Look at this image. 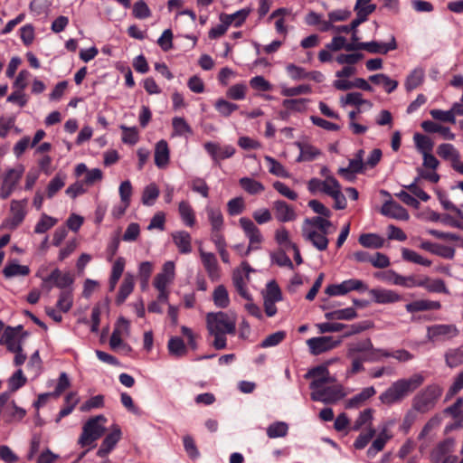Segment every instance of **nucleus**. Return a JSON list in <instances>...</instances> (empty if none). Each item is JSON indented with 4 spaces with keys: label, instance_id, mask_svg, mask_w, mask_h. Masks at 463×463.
I'll return each instance as SVG.
<instances>
[{
    "label": "nucleus",
    "instance_id": "nucleus-1",
    "mask_svg": "<svg viewBox=\"0 0 463 463\" xmlns=\"http://www.w3.org/2000/svg\"><path fill=\"white\" fill-rule=\"evenodd\" d=\"M346 357L351 360L347 374L354 375L364 370V364L366 362L374 363L383 358L392 357L400 363H406L413 359V354L405 349L389 352L386 349L376 348L370 338H364L347 344Z\"/></svg>",
    "mask_w": 463,
    "mask_h": 463
},
{
    "label": "nucleus",
    "instance_id": "nucleus-2",
    "mask_svg": "<svg viewBox=\"0 0 463 463\" xmlns=\"http://www.w3.org/2000/svg\"><path fill=\"white\" fill-rule=\"evenodd\" d=\"M205 319L208 333L214 338L213 347L217 350L226 348V335H234L236 332L237 317L235 314L222 311L209 312Z\"/></svg>",
    "mask_w": 463,
    "mask_h": 463
},
{
    "label": "nucleus",
    "instance_id": "nucleus-3",
    "mask_svg": "<svg viewBox=\"0 0 463 463\" xmlns=\"http://www.w3.org/2000/svg\"><path fill=\"white\" fill-rule=\"evenodd\" d=\"M425 382L421 373H416L410 377L399 378L379 395L380 402L387 406L402 402L407 397L419 389Z\"/></svg>",
    "mask_w": 463,
    "mask_h": 463
},
{
    "label": "nucleus",
    "instance_id": "nucleus-4",
    "mask_svg": "<svg viewBox=\"0 0 463 463\" xmlns=\"http://www.w3.org/2000/svg\"><path fill=\"white\" fill-rule=\"evenodd\" d=\"M106 422L107 418L101 414L89 419L82 427L78 444L82 448L93 449L96 446V441L105 432Z\"/></svg>",
    "mask_w": 463,
    "mask_h": 463
},
{
    "label": "nucleus",
    "instance_id": "nucleus-5",
    "mask_svg": "<svg viewBox=\"0 0 463 463\" xmlns=\"http://www.w3.org/2000/svg\"><path fill=\"white\" fill-rule=\"evenodd\" d=\"M442 393V388L438 384H430L414 396L413 409L419 412L430 411Z\"/></svg>",
    "mask_w": 463,
    "mask_h": 463
},
{
    "label": "nucleus",
    "instance_id": "nucleus-6",
    "mask_svg": "<svg viewBox=\"0 0 463 463\" xmlns=\"http://www.w3.org/2000/svg\"><path fill=\"white\" fill-rule=\"evenodd\" d=\"M42 279V288H46L50 291L52 287H57L62 290H71V286L74 282L73 277L70 272H61L59 269H54L50 275L43 276L42 270L40 269L37 274Z\"/></svg>",
    "mask_w": 463,
    "mask_h": 463
},
{
    "label": "nucleus",
    "instance_id": "nucleus-7",
    "mask_svg": "<svg viewBox=\"0 0 463 463\" xmlns=\"http://www.w3.org/2000/svg\"><path fill=\"white\" fill-rule=\"evenodd\" d=\"M459 335L454 324H436L427 327V338L430 342L449 341Z\"/></svg>",
    "mask_w": 463,
    "mask_h": 463
},
{
    "label": "nucleus",
    "instance_id": "nucleus-8",
    "mask_svg": "<svg viewBox=\"0 0 463 463\" xmlns=\"http://www.w3.org/2000/svg\"><path fill=\"white\" fill-rule=\"evenodd\" d=\"M239 223L246 238L249 240L246 253H250L253 250H260L263 241V237L260 229L250 218L247 217H241L239 220Z\"/></svg>",
    "mask_w": 463,
    "mask_h": 463
},
{
    "label": "nucleus",
    "instance_id": "nucleus-9",
    "mask_svg": "<svg viewBox=\"0 0 463 463\" xmlns=\"http://www.w3.org/2000/svg\"><path fill=\"white\" fill-rule=\"evenodd\" d=\"M345 393L340 384L324 385L315 392H311L310 397L313 401L321 402L326 404L335 403L344 398Z\"/></svg>",
    "mask_w": 463,
    "mask_h": 463
},
{
    "label": "nucleus",
    "instance_id": "nucleus-10",
    "mask_svg": "<svg viewBox=\"0 0 463 463\" xmlns=\"http://www.w3.org/2000/svg\"><path fill=\"white\" fill-rule=\"evenodd\" d=\"M341 343V339H335L331 335L317 336L307 340L309 353L313 355H319L328 352L340 345Z\"/></svg>",
    "mask_w": 463,
    "mask_h": 463
},
{
    "label": "nucleus",
    "instance_id": "nucleus-11",
    "mask_svg": "<svg viewBox=\"0 0 463 463\" xmlns=\"http://www.w3.org/2000/svg\"><path fill=\"white\" fill-rule=\"evenodd\" d=\"M354 290L364 292L368 290V287L363 280L351 279L344 280L340 284L327 286L326 293L329 296H342Z\"/></svg>",
    "mask_w": 463,
    "mask_h": 463
},
{
    "label": "nucleus",
    "instance_id": "nucleus-12",
    "mask_svg": "<svg viewBox=\"0 0 463 463\" xmlns=\"http://www.w3.org/2000/svg\"><path fill=\"white\" fill-rule=\"evenodd\" d=\"M305 378L312 379L309 388L312 392L328 383H334L335 378L330 375L326 365H318L308 370L305 374Z\"/></svg>",
    "mask_w": 463,
    "mask_h": 463
},
{
    "label": "nucleus",
    "instance_id": "nucleus-13",
    "mask_svg": "<svg viewBox=\"0 0 463 463\" xmlns=\"http://www.w3.org/2000/svg\"><path fill=\"white\" fill-rule=\"evenodd\" d=\"M372 0H356L354 11L356 12V18L354 19L350 27L342 26L340 29H356L363 22H364L368 15L373 13L376 5L371 3Z\"/></svg>",
    "mask_w": 463,
    "mask_h": 463
},
{
    "label": "nucleus",
    "instance_id": "nucleus-14",
    "mask_svg": "<svg viewBox=\"0 0 463 463\" xmlns=\"http://www.w3.org/2000/svg\"><path fill=\"white\" fill-rule=\"evenodd\" d=\"M203 147L215 163L230 158L235 154V148L232 145L221 146L215 142H206Z\"/></svg>",
    "mask_w": 463,
    "mask_h": 463
},
{
    "label": "nucleus",
    "instance_id": "nucleus-15",
    "mask_svg": "<svg viewBox=\"0 0 463 463\" xmlns=\"http://www.w3.org/2000/svg\"><path fill=\"white\" fill-rule=\"evenodd\" d=\"M27 200H14L11 203L10 216L6 220V227L14 229L22 223L26 215Z\"/></svg>",
    "mask_w": 463,
    "mask_h": 463
},
{
    "label": "nucleus",
    "instance_id": "nucleus-16",
    "mask_svg": "<svg viewBox=\"0 0 463 463\" xmlns=\"http://www.w3.org/2000/svg\"><path fill=\"white\" fill-rule=\"evenodd\" d=\"M396 42L394 36H392L389 42H378L372 41L367 43H360L356 39V51L357 50H366L371 53H382L385 54L389 51H392L396 49Z\"/></svg>",
    "mask_w": 463,
    "mask_h": 463
},
{
    "label": "nucleus",
    "instance_id": "nucleus-17",
    "mask_svg": "<svg viewBox=\"0 0 463 463\" xmlns=\"http://www.w3.org/2000/svg\"><path fill=\"white\" fill-rule=\"evenodd\" d=\"M175 278V265L172 260L164 263L161 272L154 279L153 285L155 288H167L171 285Z\"/></svg>",
    "mask_w": 463,
    "mask_h": 463
},
{
    "label": "nucleus",
    "instance_id": "nucleus-18",
    "mask_svg": "<svg viewBox=\"0 0 463 463\" xmlns=\"http://www.w3.org/2000/svg\"><path fill=\"white\" fill-rule=\"evenodd\" d=\"M330 232H320L310 229H302V235L304 239L309 241L317 250L323 251L328 247L327 235Z\"/></svg>",
    "mask_w": 463,
    "mask_h": 463
},
{
    "label": "nucleus",
    "instance_id": "nucleus-19",
    "mask_svg": "<svg viewBox=\"0 0 463 463\" xmlns=\"http://www.w3.org/2000/svg\"><path fill=\"white\" fill-rule=\"evenodd\" d=\"M454 449L455 440L451 438L446 439L437 444V446L431 450L430 454V461L433 463H439L441 459L453 455Z\"/></svg>",
    "mask_w": 463,
    "mask_h": 463
},
{
    "label": "nucleus",
    "instance_id": "nucleus-20",
    "mask_svg": "<svg viewBox=\"0 0 463 463\" xmlns=\"http://www.w3.org/2000/svg\"><path fill=\"white\" fill-rule=\"evenodd\" d=\"M121 430L118 425H113L111 432L103 439L97 455L100 458L106 457L117 445L121 439Z\"/></svg>",
    "mask_w": 463,
    "mask_h": 463
},
{
    "label": "nucleus",
    "instance_id": "nucleus-21",
    "mask_svg": "<svg viewBox=\"0 0 463 463\" xmlns=\"http://www.w3.org/2000/svg\"><path fill=\"white\" fill-rule=\"evenodd\" d=\"M373 302L377 304H392L399 302L402 299V297L392 289L386 288H373L368 290Z\"/></svg>",
    "mask_w": 463,
    "mask_h": 463
},
{
    "label": "nucleus",
    "instance_id": "nucleus-22",
    "mask_svg": "<svg viewBox=\"0 0 463 463\" xmlns=\"http://www.w3.org/2000/svg\"><path fill=\"white\" fill-rule=\"evenodd\" d=\"M20 327L21 326H18L17 328L7 327L0 338V345H5L10 352L21 350L22 337L18 332Z\"/></svg>",
    "mask_w": 463,
    "mask_h": 463
},
{
    "label": "nucleus",
    "instance_id": "nucleus-23",
    "mask_svg": "<svg viewBox=\"0 0 463 463\" xmlns=\"http://www.w3.org/2000/svg\"><path fill=\"white\" fill-rule=\"evenodd\" d=\"M420 248L446 260H452L455 257L454 248L439 243H433L430 241H421Z\"/></svg>",
    "mask_w": 463,
    "mask_h": 463
},
{
    "label": "nucleus",
    "instance_id": "nucleus-24",
    "mask_svg": "<svg viewBox=\"0 0 463 463\" xmlns=\"http://www.w3.org/2000/svg\"><path fill=\"white\" fill-rule=\"evenodd\" d=\"M382 214L401 221H408L410 218L407 210L393 201L385 202L381 209Z\"/></svg>",
    "mask_w": 463,
    "mask_h": 463
},
{
    "label": "nucleus",
    "instance_id": "nucleus-25",
    "mask_svg": "<svg viewBox=\"0 0 463 463\" xmlns=\"http://www.w3.org/2000/svg\"><path fill=\"white\" fill-rule=\"evenodd\" d=\"M392 438V435L389 432L388 428L384 426L379 434L376 436L374 440L366 451V455L370 458H375V456L382 451L386 443Z\"/></svg>",
    "mask_w": 463,
    "mask_h": 463
},
{
    "label": "nucleus",
    "instance_id": "nucleus-26",
    "mask_svg": "<svg viewBox=\"0 0 463 463\" xmlns=\"http://www.w3.org/2000/svg\"><path fill=\"white\" fill-rule=\"evenodd\" d=\"M275 216L279 222H288L297 218V213L293 207L284 201H276L273 203Z\"/></svg>",
    "mask_w": 463,
    "mask_h": 463
},
{
    "label": "nucleus",
    "instance_id": "nucleus-27",
    "mask_svg": "<svg viewBox=\"0 0 463 463\" xmlns=\"http://www.w3.org/2000/svg\"><path fill=\"white\" fill-rule=\"evenodd\" d=\"M155 165L158 168H165L170 160V150L165 140H159L155 146Z\"/></svg>",
    "mask_w": 463,
    "mask_h": 463
},
{
    "label": "nucleus",
    "instance_id": "nucleus-28",
    "mask_svg": "<svg viewBox=\"0 0 463 463\" xmlns=\"http://www.w3.org/2000/svg\"><path fill=\"white\" fill-rule=\"evenodd\" d=\"M172 240L178 251L182 254L192 252V237L186 231H176L172 233Z\"/></svg>",
    "mask_w": 463,
    "mask_h": 463
},
{
    "label": "nucleus",
    "instance_id": "nucleus-29",
    "mask_svg": "<svg viewBox=\"0 0 463 463\" xmlns=\"http://www.w3.org/2000/svg\"><path fill=\"white\" fill-rule=\"evenodd\" d=\"M135 288V276L130 273L127 272L124 276V279L122 280V283L119 287L117 298H116V303L118 305H121L125 302V300L128 298V296L133 292Z\"/></svg>",
    "mask_w": 463,
    "mask_h": 463
},
{
    "label": "nucleus",
    "instance_id": "nucleus-30",
    "mask_svg": "<svg viewBox=\"0 0 463 463\" xmlns=\"http://www.w3.org/2000/svg\"><path fill=\"white\" fill-rule=\"evenodd\" d=\"M202 262L212 280H217L220 277L218 261L215 255L212 252L201 251Z\"/></svg>",
    "mask_w": 463,
    "mask_h": 463
},
{
    "label": "nucleus",
    "instance_id": "nucleus-31",
    "mask_svg": "<svg viewBox=\"0 0 463 463\" xmlns=\"http://www.w3.org/2000/svg\"><path fill=\"white\" fill-rule=\"evenodd\" d=\"M332 226L333 224L328 218L320 215L305 219L302 229H310L326 232H330V228Z\"/></svg>",
    "mask_w": 463,
    "mask_h": 463
},
{
    "label": "nucleus",
    "instance_id": "nucleus-32",
    "mask_svg": "<svg viewBox=\"0 0 463 463\" xmlns=\"http://www.w3.org/2000/svg\"><path fill=\"white\" fill-rule=\"evenodd\" d=\"M440 307V302L427 299L415 300L405 306L406 311L409 313H415L427 310H438Z\"/></svg>",
    "mask_w": 463,
    "mask_h": 463
},
{
    "label": "nucleus",
    "instance_id": "nucleus-33",
    "mask_svg": "<svg viewBox=\"0 0 463 463\" xmlns=\"http://www.w3.org/2000/svg\"><path fill=\"white\" fill-rule=\"evenodd\" d=\"M249 13V10L241 9L231 14H222L220 19L225 26L240 27L248 17Z\"/></svg>",
    "mask_w": 463,
    "mask_h": 463
},
{
    "label": "nucleus",
    "instance_id": "nucleus-34",
    "mask_svg": "<svg viewBox=\"0 0 463 463\" xmlns=\"http://www.w3.org/2000/svg\"><path fill=\"white\" fill-rule=\"evenodd\" d=\"M295 146L300 151L297 162L312 161L321 155V151L318 148L308 143L296 142Z\"/></svg>",
    "mask_w": 463,
    "mask_h": 463
},
{
    "label": "nucleus",
    "instance_id": "nucleus-35",
    "mask_svg": "<svg viewBox=\"0 0 463 463\" xmlns=\"http://www.w3.org/2000/svg\"><path fill=\"white\" fill-rule=\"evenodd\" d=\"M26 415V411L16 405L14 400L9 401L3 417L6 422L20 421Z\"/></svg>",
    "mask_w": 463,
    "mask_h": 463
},
{
    "label": "nucleus",
    "instance_id": "nucleus-36",
    "mask_svg": "<svg viewBox=\"0 0 463 463\" xmlns=\"http://www.w3.org/2000/svg\"><path fill=\"white\" fill-rule=\"evenodd\" d=\"M249 277H246L240 269H236L232 274V283L237 292L245 299L250 300V294L247 288V281Z\"/></svg>",
    "mask_w": 463,
    "mask_h": 463
},
{
    "label": "nucleus",
    "instance_id": "nucleus-37",
    "mask_svg": "<svg viewBox=\"0 0 463 463\" xmlns=\"http://www.w3.org/2000/svg\"><path fill=\"white\" fill-rule=\"evenodd\" d=\"M340 103L343 107L352 105L361 109L364 107V109H370L373 107L372 102L363 99V95L360 92L348 93L345 97L340 99Z\"/></svg>",
    "mask_w": 463,
    "mask_h": 463
},
{
    "label": "nucleus",
    "instance_id": "nucleus-38",
    "mask_svg": "<svg viewBox=\"0 0 463 463\" xmlns=\"http://www.w3.org/2000/svg\"><path fill=\"white\" fill-rule=\"evenodd\" d=\"M326 48L334 52L342 49L345 51H356V38L353 35L352 39L348 41L343 36H335L332 39L331 43L326 45Z\"/></svg>",
    "mask_w": 463,
    "mask_h": 463
},
{
    "label": "nucleus",
    "instance_id": "nucleus-39",
    "mask_svg": "<svg viewBox=\"0 0 463 463\" xmlns=\"http://www.w3.org/2000/svg\"><path fill=\"white\" fill-rule=\"evenodd\" d=\"M422 129L428 133H439L445 139L454 140L455 135L450 131L449 128L444 127L431 120H425L420 124Z\"/></svg>",
    "mask_w": 463,
    "mask_h": 463
},
{
    "label": "nucleus",
    "instance_id": "nucleus-40",
    "mask_svg": "<svg viewBox=\"0 0 463 463\" xmlns=\"http://www.w3.org/2000/svg\"><path fill=\"white\" fill-rule=\"evenodd\" d=\"M375 393L376 391L373 386L364 388L359 393L347 401L345 407L347 409L358 408Z\"/></svg>",
    "mask_w": 463,
    "mask_h": 463
},
{
    "label": "nucleus",
    "instance_id": "nucleus-41",
    "mask_svg": "<svg viewBox=\"0 0 463 463\" xmlns=\"http://www.w3.org/2000/svg\"><path fill=\"white\" fill-rule=\"evenodd\" d=\"M445 363L449 368L463 364V344L455 348L448 349L444 354Z\"/></svg>",
    "mask_w": 463,
    "mask_h": 463
},
{
    "label": "nucleus",
    "instance_id": "nucleus-42",
    "mask_svg": "<svg viewBox=\"0 0 463 463\" xmlns=\"http://www.w3.org/2000/svg\"><path fill=\"white\" fill-rule=\"evenodd\" d=\"M402 258L404 261L411 262L413 264H418L423 267H430L432 264V261L419 252L408 249V248H402Z\"/></svg>",
    "mask_w": 463,
    "mask_h": 463
},
{
    "label": "nucleus",
    "instance_id": "nucleus-43",
    "mask_svg": "<svg viewBox=\"0 0 463 463\" xmlns=\"http://www.w3.org/2000/svg\"><path fill=\"white\" fill-rule=\"evenodd\" d=\"M205 212L211 224L212 231H222L224 227V220L221 210L208 205L205 208Z\"/></svg>",
    "mask_w": 463,
    "mask_h": 463
},
{
    "label": "nucleus",
    "instance_id": "nucleus-44",
    "mask_svg": "<svg viewBox=\"0 0 463 463\" xmlns=\"http://www.w3.org/2000/svg\"><path fill=\"white\" fill-rule=\"evenodd\" d=\"M4 276L11 279L17 276H27L30 273L28 266L20 265L17 260L8 262L3 269Z\"/></svg>",
    "mask_w": 463,
    "mask_h": 463
},
{
    "label": "nucleus",
    "instance_id": "nucleus-45",
    "mask_svg": "<svg viewBox=\"0 0 463 463\" xmlns=\"http://www.w3.org/2000/svg\"><path fill=\"white\" fill-rule=\"evenodd\" d=\"M180 218L184 224L187 227H193L195 223L194 211L186 201H182L178 205Z\"/></svg>",
    "mask_w": 463,
    "mask_h": 463
},
{
    "label": "nucleus",
    "instance_id": "nucleus-46",
    "mask_svg": "<svg viewBox=\"0 0 463 463\" xmlns=\"http://www.w3.org/2000/svg\"><path fill=\"white\" fill-rule=\"evenodd\" d=\"M437 154L442 159L450 161L451 165L460 157L458 150L449 143L440 144L437 148Z\"/></svg>",
    "mask_w": 463,
    "mask_h": 463
},
{
    "label": "nucleus",
    "instance_id": "nucleus-47",
    "mask_svg": "<svg viewBox=\"0 0 463 463\" xmlns=\"http://www.w3.org/2000/svg\"><path fill=\"white\" fill-rule=\"evenodd\" d=\"M213 301L219 308L229 307L231 300L229 292L223 285L217 286L213 292Z\"/></svg>",
    "mask_w": 463,
    "mask_h": 463
},
{
    "label": "nucleus",
    "instance_id": "nucleus-48",
    "mask_svg": "<svg viewBox=\"0 0 463 463\" xmlns=\"http://www.w3.org/2000/svg\"><path fill=\"white\" fill-rule=\"evenodd\" d=\"M425 71L422 68H415L406 78L405 89L408 91L415 90L422 84L424 80Z\"/></svg>",
    "mask_w": 463,
    "mask_h": 463
},
{
    "label": "nucleus",
    "instance_id": "nucleus-49",
    "mask_svg": "<svg viewBox=\"0 0 463 463\" xmlns=\"http://www.w3.org/2000/svg\"><path fill=\"white\" fill-rule=\"evenodd\" d=\"M373 412L374 411L371 408L365 409L363 411H361L354 422V425L352 427L353 430H359L363 427H365L368 429L369 427H373Z\"/></svg>",
    "mask_w": 463,
    "mask_h": 463
},
{
    "label": "nucleus",
    "instance_id": "nucleus-50",
    "mask_svg": "<svg viewBox=\"0 0 463 463\" xmlns=\"http://www.w3.org/2000/svg\"><path fill=\"white\" fill-rule=\"evenodd\" d=\"M159 194H160L159 188L157 187V185L155 183H151V184H147L146 186H145L143 193H142V197H141L142 203L146 206L154 205L156 199L159 196Z\"/></svg>",
    "mask_w": 463,
    "mask_h": 463
},
{
    "label": "nucleus",
    "instance_id": "nucleus-51",
    "mask_svg": "<svg viewBox=\"0 0 463 463\" xmlns=\"http://www.w3.org/2000/svg\"><path fill=\"white\" fill-rule=\"evenodd\" d=\"M422 288L429 292L435 293H445L449 294V290L445 285V282L440 279H430L429 277L422 278Z\"/></svg>",
    "mask_w": 463,
    "mask_h": 463
},
{
    "label": "nucleus",
    "instance_id": "nucleus-52",
    "mask_svg": "<svg viewBox=\"0 0 463 463\" xmlns=\"http://www.w3.org/2000/svg\"><path fill=\"white\" fill-rule=\"evenodd\" d=\"M359 243L366 248L380 249L384 244V240L375 233H364L361 234Z\"/></svg>",
    "mask_w": 463,
    "mask_h": 463
},
{
    "label": "nucleus",
    "instance_id": "nucleus-53",
    "mask_svg": "<svg viewBox=\"0 0 463 463\" xmlns=\"http://www.w3.org/2000/svg\"><path fill=\"white\" fill-rule=\"evenodd\" d=\"M153 269L154 264L151 261H143L138 266L137 271L140 279V287L143 290H146L148 286Z\"/></svg>",
    "mask_w": 463,
    "mask_h": 463
},
{
    "label": "nucleus",
    "instance_id": "nucleus-54",
    "mask_svg": "<svg viewBox=\"0 0 463 463\" xmlns=\"http://www.w3.org/2000/svg\"><path fill=\"white\" fill-rule=\"evenodd\" d=\"M369 80L377 85H382L388 93L392 92L398 86L397 80H392L389 76L383 73L372 75L369 77Z\"/></svg>",
    "mask_w": 463,
    "mask_h": 463
},
{
    "label": "nucleus",
    "instance_id": "nucleus-55",
    "mask_svg": "<svg viewBox=\"0 0 463 463\" xmlns=\"http://www.w3.org/2000/svg\"><path fill=\"white\" fill-rule=\"evenodd\" d=\"M413 141H414V144H415V146L417 148V150L421 154V155H425V154H428V153H430L433 149V142L431 141V139L427 137V136H424L422 134H420V133H416L414 136H413Z\"/></svg>",
    "mask_w": 463,
    "mask_h": 463
},
{
    "label": "nucleus",
    "instance_id": "nucleus-56",
    "mask_svg": "<svg viewBox=\"0 0 463 463\" xmlns=\"http://www.w3.org/2000/svg\"><path fill=\"white\" fill-rule=\"evenodd\" d=\"M265 161L269 164V172L276 176L282 177V178H288L290 176V174L288 171L284 167L282 164H280L279 161H277L275 158L265 156H264Z\"/></svg>",
    "mask_w": 463,
    "mask_h": 463
},
{
    "label": "nucleus",
    "instance_id": "nucleus-57",
    "mask_svg": "<svg viewBox=\"0 0 463 463\" xmlns=\"http://www.w3.org/2000/svg\"><path fill=\"white\" fill-rule=\"evenodd\" d=\"M288 432V425L285 421H276L267 428V435L269 439L286 437Z\"/></svg>",
    "mask_w": 463,
    "mask_h": 463
},
{
    "label": "nucleus",
    "instance_id": "nucleus-58",
    "mask_svg": "<svg viewBox=\"0 0 463 463\" xmlns=\"http://www.w3.org/2000/svg\"><path fill=\"white\" fill-rule=\"evenodd\" d=\"M241 186L250 194H258L264 191V185L252 178L242 177L239 181Z\"/></svg>",
    "mask_w": 463,
    "mask_h": 463
},
{
    "label": "nucleus",
    "instance_id": "nucleus-59",
    "mask_svg": "<svg viewBox=\"0 0 463 463\" xmlns=\"http://www.w3.org/2000/svg\"><path fill=\"white\" fill-rule=\"evenodd\" d=\"M24 173V166L23 165H18L15 167L6 171L3 183L15 187Z\"/></svg>",
    "mask_w": 463,
    "mask_h": 463
},
{
    "label": "nucleus",
    "instance_id": "nucleus-60",
    "mask_svg": "<svg viewBox=\"0 0 463 463\" xmlns=\"http://www.w3.org/2000/svg\"><path fill=\"white\" fill-rule=\"evenodd\" d=\"M325 317L329 320H352L357 317V313L354 308L346 307L326 313Z\"/></svg>",
    "mask_w": 463,
    "mask_h": 463
},
{
    "label": "nucleus",
    "instance_id": "nucleus-61",
    "mask_svg": "<svg viewBox=\"0 0 463 463\" xmlns=\"http://www.w3.org/2000/svg\"><path fill=\"white\" fill-rule=\"evenodd\" d=\"M167 347L170 354L174 356L181 357L186 354V346L184 342L178 336L170 338Z\"/></svg>",
    "mask_w": 463,
    "mask_h": 463
},
{
    "label": "nucleus",
    "instance_id": "nucleus-62",
    "mask_svg": "<svg viewBox=\"0 0 463 463\" xmlns=\"http://www.w3.org/2000/svg\"><path fill=\"white\" fill-rule=\"evenodd\" d=\"M375 433L376 430L373 427H369L368 429H365V430L364 432H361L354 440V447L356 449H364L371 441V439L374 437Z\"/></svg>",
    "mask_w": 463,
    "mask_h": 463
},
{
    "label": "nucleus",
    "instance_id": "nucleus-63",
    "mask_svg": "<svg viewBox=\"0 0 463 463\" xmlns=\"http://www.w3.org/2000/svg\"><path fill=\"white\" fill-rule=\"evenodd\" d=\"M214 108L221 116L229 117L232 112L238 109L239 106L224 99H219L216 100Z\"/></svg>",
    "mask_w": 463,
    "mask_h": 463
},
{
    "label": "nucleus",
    "instance_id": "nucleus-64",
    "mask_svg": "<svg viewBox=\"0 0 463 463\" xmlns=\"http://www.w3.org/2000/svg\"><path fill=\"white\" fill-rule=\"evenodd\" d=\"M57 219L49 216L45 213H43L40 220L34 227V232L39 234L44 233L50 229H52L57 223Z\"/></svg>",
    "mask_w": 463,
    "mask_h": 463
}]
</instances>
